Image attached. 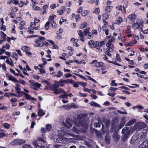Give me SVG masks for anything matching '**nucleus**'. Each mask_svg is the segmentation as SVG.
Here are the masks:
<instances>
[{
    "label": "nucleus",
    "mask_w": 148,
    "mask_h": 148,
    "mask_svg": "<svg viewBox=\"0 0 148 148\" xmlns=\"http://www.w3.org/2000/svg\"><path fill=\"white\" fill-rule=\"evenodd\" d=\"M66 124L65 123L64 124L65 128L67 130L64 134V136H66V135H67L68 136L75 137L76 139L77 140L80 139V137L78 135H75L72 133L74 132L76 134H79V131L74 126L73 127L72 130H69L70 129V127L72 126V121L69 119H67L66 120Z\"/></svg>",
    "instance_id": "f257e3e1"
},
{
    "label": "nucleus",
    "mask_w": 148,
    "mask_h": 148,
    "mask_svg": "<svg viewBox=\"0 0 148 148\" xmlns=\"http://www.w3.org/2000/svg\"><path fill=\"white\" fill-rule=\"evenodd\" d=\"M45 38L43 37H39L36 39L34 42L35 43L34 46L35 47H42L44 45V43L42 41H44L45 40Z\"/></svg>",
    "instance_id": "f03ea898"
},
{
    "label": "nucleus",
    "mask_w": 148,
    "mask_h": 148,
    "mask_svg": "<svg viewBox=\"0 0 148 148\" xmlns=\"http://www.w3.org/2000/svg\"><path fill=\"white\" fill-rule=\"evenodd\" d=\"M128 127H125L122 130V133L124 134L122 136V140L123 141H125L129 137L130 131H128Z\"/></svg>",
    "instance_id": "7ed1b4c3"
},
{
    "label": "nucleus",
    "mask_w": 148,
    "mask_h": 148,
    "mask_svg": "<svg viewBox=\"0 0 148 148\" xmlns=\"http://www.w3.org/2000/svg\"><path fill=\"white\" fill-rule=\"evenodd\" d=\"M68 136L66 135V136H65L64 134L63 136L62 137V138L61 139L60 138H58L56 139V141L58 143H61L62 142V140H63L69 143L73 142L74 141V139L73 138H68L66 137Z\"/></svg>",
    "instance_id": "20e7f679"
},
{
    "label": "nucleus",
    "mask_w": 148,
    "mask_h": 148,
    "mask_svg": "<svg viewBox=\"0 0 148 148\" xmlns=\"http://www.w3.org/2000/svg\"><path fill=\"white\" fill-rule=\"evenodd\" d=\"M25 142L26 141L24 140L16 139L12 142L11 144L14 145H20L25 143Z\"/></svg>",
    "instance_id": "39448f33"
},
{
    "label": "nucleus",
    "mask_w": 148,
    "mask_h": 148,
    "mask_svg": "<svg viewBox=\"0 0 148 148\" xmlns=\"http://www.w3.org/2000/svg\"><path fill=\"white\" fill-rule=\"evenodd\" d=\"M145 125L144 122H137L134 125V127L136 129L140 130L144 128Z\"/></svg>",
    "instance_id": "423d86ee"
},
{
    "label": "nucleus",
    "mask_w": 148,
    "mask_h": 148,
    "mask_svg": "<svg viewBox=\"0 0 148 148\" xmlns=\"http://www.w3.org/2000/svg\"><path fill=\"white\" fill-rule=\"evenodd\" d=\"M118 88H114L112 87H110V89L108 90V92L107 95L111 97H114L116 93L114 92Z\"/></svg>",
    "instance_id": "0eeeda50"
},
{
    "label": "nucleus",
    "mask_w": 148,
    "mask_h": 148,
    "mask_svg": "<svg viewBox=\"0 0 148 148\" xmlns=\"http://www.w3.org/2000/svg\"><path fill=\"white\" fill-rule=\"evenodd\" d=\"M108 40L107 43L112 44V43L114 42L115 41V38L113 36H107L104 40V41L106 42Z\"/></svg>",
    "instance_id": "6e6552de"
},
{
    "label": "nucleus",
    "mask_w": 148,
    "mask_h": 148,
    "mask_svg": "<svg viewBox=\"0 0 148 148\" xmlns=\"http://www.w3.org/2000/svg\"><path fill=\"white\" fill-rule=\"evenodd\" d=\"M6 77L8 78V79L14 83H18V81L15 77L9 74H7L6 75Z\"/></svg>",
    "instance_id": "1a4fd4ad"
},
{
    "label": "nucleus",
    "mask_w": 148,
    "mask_h": 148,
    "mask_svg": "<svg viewBox=\"0 0 148 148\" xmlns=\"http://www.w3.org/2000/svg\"><path fill=\"white\" fill-rule=\"evenodd\" d=\"M107 46L106 50L109 52H112L113 51L114 49V46L112 44L107 43L106 44Z\"/></svg>",
    "instance_id": "9d476101"
},
{
    "label": "nucleus",
    "mask_w": 148,
    "mask_h": 148,
    "mask_svg": "<svg viewBox=\"0 0 148 148\" xmlns=\"http://www.w3.org/2000/svg\"><path fill=\"white\" fill-rule=\"evenodd\" d=\"M29 82L32 86L36 88H39L41 86L40 84L33 80H30L29 81Z\"/></svg>",
    "instance_id": "9b49d317"
},
{
    "label": "nucleus",
    "mask_w": 148,
    "mask_h": 148,
    "mask_svg": "<svg viewBox=\"0 0 148 148\" xmlns=\"http://www.w3.org/2000/svg\"><path fill=\"white\" fill-rule=\"evenodd\" d=\"M60 83H63V84H67L68 83H73V81L71 79H61L59 82Z\"/></svg>",
    "instance_id": "f8f14e48"
},
{
    "label": "nucleus",
    "mask_w": 148,
    "mask_h": 148,
    "mask_svg": "<svg viewBox=\"0 0 148 148\" xmlns=\"http://www.w3.org/2000/svg\"><path fill=\"white\" fill-rule=\"evenodd\" d=\"M77 33L80 37V40L82 42H84L85 40V38H84V36L82 31V30H78Z\"/></svg>",
    "instance_id": "ddd939ff"
},
{
    "label": "nucleus",
    "mask_w": 148,
    "mask_h": 148,
    "mask_svg": "<svg viewBox=\"0 0 148 148\" xmlns=\"http://www.w3.org/2000/svg\"><path fill=\"white\" fill-rule=\"evenodd\" d=\"M91 64H95V66L97 67H99L100 66H101L103 64V63L102 62H98L97 60H93L91 63Z\"/></svg>",
    "instance_id": "4468645a"
},
{
    "label": "nucleus",
    "mask_w": 148,
    "mask_h": 148,
    "mask_svg": "<svg viewBox=\"0 0 148 148\" xmlns=\"http://www.w3.org/2000/svg\"><path fill=\"white\" fill-rule=\"evenodd\" d=\"M148 147V141L145 140L143 141L141 144L138 146L139 148H143Z\"/></svg>",
    "instance_id": "2eb2a0df"
},
{
    "label": "nucleus",
    "mask_w": 148,
    "mask_h": 148,
    "mask_svg": "<svg viewBox=\"0 0 148 148\" xmlns=\"http://www.w3.org/2000/svg\"><path fill=\"white\" fill-rule=\"evenodd\" d=\"M99 44V42L98 41L96 42L95 45V48L97 49H98V51L99 52H101L102 51V49H100V47H101V46Z\"/></svg>",
    "instance_id": "dca6fc26"
},
{
    "label": "nucleus",
    "mask_w": 148,
    "mask_h": 148,
    "mask_svg": "<svg viewBox=\"0 0 148 148\" xmlns=\"http://www.w3.org/2000/svg\"><path fill=\"white\" fill-rule=\"evenodd\" d=\"M65 8L64 6L61 7L60 9L57 10V12L59 15H62L64 13V12L65 11Z\"/></svg>",
    "instance_id": "f3484780"
},
{
    "label": "nucleus",
    "mask_w": 148,
    "mask_h": 148,
    "mask_svg": "<svg viewBox=\"0 0 148 148\" xmlns=\"http://www.w3.org/2000/svg\"><path fill=\"white\" fill-rule=\"evenodd\" d=\"M66 92L63 88H60L57 89L56 91L55 92V94L57 95L58 94H65Z\"/></svg>",
    "instance_id": "a211bd4d"
},
{
    "label": "nucleus",
    "mask_w": 148,
    "mask_h": 148,
    "mask_svg": "<svg viewBox=\"0 0 148 148\" xmlns=\"http://www.w3.org/2000/svg\"><path fill=\"white\" fill-rule=\"evenodd\" d=\"M23 94L25 95V98L26 99L31 100H33L34 99V98L31 97L29 95L27 94L25 92H23Z\"/></svg>",
    "instance_id": "6ab92c4d"
},
{
    "label": "nucleus",
    "mask_w": 148,
    "mask_h": 148,
    "mask_svg": "<svg viewBox=\"0 0 148 148\" xmlns=\"http://www.w3.org/2000/svg\"><path fill=\"white\" fill-rule=\"evenodd\" d=\"M95 42H94L93 40H90L88 42V44L91 48H95Z\"/></svg>",
    "instance_id": "aec40b11"
},
{
    "label": "nucleus",
    "mask_w": 148,
    "mask_h": 148,
    "mask_svg": "<svg viewBox=\"0 0 148 148\" xmlns=\"http://www.w3.org/2000/svg\"><path fill=\"white\" fill-rule=\"evenodd\" d=\"M138 138L137 136L136 135L133 136L131 140L130 141V143L133 144H134L136 140H137Z\"/></svg>",
    "instance_id": "412c9836"
},
{
    "label": "nucleus",
    "mask_w": 148,
    "mask_h": 148,
    "mask_svg": "<svg viewBox=\"0 0 148 148\" xmlns=\"http://www.w3.org/2000/svg\"><path fill=\"white\" fill-rule=\"evenodd\" d=\"M92 106L97 107L98 108L100 107L101 106L98 103H97L93 101H91L89 103Z\"/></svg>",
    "instance_id": "4be33fe9"
},
{
    "label": "nucleus",
    "mask_w": 148,
    "mask_h": 148,
    "mask_svg": "<svg viewBox=\"0 0 148 148\" xmlns=\"http://www.w3.org/2000/svg\"><path fill=\"white\" fill-rule=\"evenodd\" d=\"M136 122V120L135 119H132L126 123V126H129L131 125L134 124Z\"/></svg>",
    "instance_id": "5701e85b"
},
{
    "label": "nucleus",
    "mask_w": 148,
    "mask_h": 148,
    "mask_svg": "<svg viewBox=\"0 0 148 148\" xmlns=\"http://www.w3.org/2000/svg\"><path fill=\"white\" fill-rule=\"evenodd\" d=\"M21 49L25 53L27 51H29L30 50V48L26 46H23L21 47Z\"/></svg>",
    "instance_id": "b1692460"
},
{
    "label": "nucleus",
    "mask_w": 148,
    "mask_h": 148,
    "mask_svg": "<svg viewBox=\"0 0 148 148\" xmlns=\"http://www.w3.org/2000/svg\"><path fill=\"white\" fill-rule=\"evenodd\" d=\"M6 62L7 64L10 65L11 67H13L14 66L13 62L11 58L7 59Z\"/></svg>",
    "instance_id": "393cba45"
},
{
    "label": "nucleus",
    "mask_w": 148,
    "mask_h": 148,
    "mask_svg": "<svg viewBox=\"0 0 148 148\" xmlns=\"http://www.w3.org/2000/svg\"><path fill=\"white\" fill-rule=\"evenodd\" d=\"M45 114L43 110L41 109H39L38 112V116H42Z\"/></svg>",
    "instance_id": "a878e982"
},
{
    "label": "nucleus",
    "mask_w": 148,
    "mask_h": 148,
    "mask_svg": "<svg viewBox=\"0 0 148 148\" xmlns=\"http://www.w3.org/2000/svg\"><path fill=\"white\" fill-rule=\"evenodd\" d=\"M56 17V16L54 15H51L49 17L48 21L50 22V23L52 22L53 21H54L53 19L54 18Z\"/></svg>",
    "instance_id": "bb28decb"
},
{
    "label": "nucleus",
    "mask_w": 148,
    "mask_h": 148,
    "mask_svg": "<svg viewBox=\"0 0 148 148\" xmlns=\"http://www.w3.org/2000/svg\"><path fill=\"white\" fill-rule=\"evenodd\" d=\"M29 2L26 1L25 2L21 1L19 4V6L20 7H22L25 5H27L28 4Z\"/></svg>",
    "instance_id": "cd10ccee"
},
{
    "label": "nucleus",
    "mask_w": 148,
    "mask_h": 148,
    "mask_svg": "<svg viewBox=\"0 0 148 148\" xmlns=\"http://www.w3.org/2000/svg\"><path fill=\"white\" fill-rule=\"evenodd\" d=\"M49 90L53 91L54 92V93L55 94V92L56 91L57 88H55L53 85H52L51 86H49L48 88Z\"/></svg>",
    "instance_id": "c85d7f7f"
},
{
    "label": "nucleus",
    "mask_w": 148,
    "mask_h": 148,
    "mask_svg": "<svg viewBox=\"0 0 148 148\" xmlns=\"http://www.w3.org/2000/svg\"><path fill=\"white\" fill-rule=\"evenodd\" d=\"M0 34L2 37V40L3 41H5L6 40V35L2 32H1Z\"/></svg>",
    "instance_id": "c756f323"
},
{
    "label": "nucleus",
    "mask_w": 148,
    "mask_h": 148,
    "mask_svg": "<svg viewBox=\"0 0 148 148\" xmlns=\"http://www.w3.org/2000/svg\"><path fill=\"white\" fill-rule=\"evenodd\" d=\"M128 18L132 20H134L135 19V15L134 14L130 15L128 16Z\"/></svg>",
    "instance_id": "7c9ffc66"
},
{
    "label": "nucleus",
    "mask_w": 148,
    "mask_h": 148,
    "mask_svg": "<svg viewBox=\"0 0 148 148\" xmlns=\"http://www.w3.org/2000/svg\"><path fill=\"white\" fill-rule=\"evenodd\" d=\"M123 22V19L122 18L119 17L118 19L115 21V24H119Z\"/></svg>",
    "instance_id": "2f4dec72"
},
{
    "label": "nucleus",
    "mask_w": 148,
    "mask_h": 148,
    "mask_svg": "<svg viewBox=\"0 0 148 148\" xmlns=\"http://www.w3.org/2000/svg\"><path fill=\"white\" fill-rule=\"evenodd\" d=\"M89 13V11L88 10H84L81 14V15L83 16H87Z\"/></svg>",
    "instance_id": "473e14b6"
},
{
    "label": "nucleus",
    "mask_w": 148,
    "mask_h": 148,
    "mask_svg": "<svg viewBox=\"0 0 148 148\" xmlns=\"http://www.w3.org/2000/svg\"><path fill=\"white\" fill-rule=\"evenodd\" d=\"M68 95L65 93L64 94H62L60 95L59 97L60 99H67L68 98Z\"/></svg>",
    "instance_id": "72a5a7b5"
},
{
    "label": "nucleus",
    "mask_w": 148,
    "mask_h": 148,
    "mask_svg": "<svg viewBox=\"0 0 148 148\" xmlns=\"http://www.w3.org/2000/svg\"><path fill=\"white\" fill-rule=\"evenodd\" d=\"M133 28L134 29H138L139 27V25L138 23H134L132 26Z\"/></svg>",
    "instance_id": "f704fd0d"
},
{
    "label": "nucleus",
    "mask_w": 148,
    "mask_h": 148,
    "mask_svg": "<svg viewBox=\"0 0 148 148\" xmlns=\"http://www.w3.org/2000/svg\"><path fill=\"white\" fill-rule=\"evenodd\" d=\"M147 132L146 131L143 130L140 136L142 138H145L147 135Z\"/></svg>",
    "instance_id": "c9c22d12"
},
{
    "label": "nucleus",
    "mask_w": 148,
    "mask_h": 148,
    "mask_svg": "<svg viewBox=\"0 0 148 148\" xmlns=\"http://www.w3.org/2000/svg\"><path fill=\"white\" fill-rule=\"evenodd\" d=\"M62 107L65 109L68 110L71 108V104H69L66 105H63Z\"/></svg>",
    "instance_id": "e433bc0d"
},
{
    "label": "nucleus",
    "mask_w": 148,
    "mask_h": 148,
    "mask_svg": "<svg viewBox=\"0 0 148 148\" xmlns=\"http://www.w3.org/2000/svg\"><path fill=\"white\" fill-rule=\"evenodd\" d=\"M7 38V40L8 42L10 43L11 40H13L14 41L16 39V38L14 37L13 36H12L11 37H8Z\"/></svg>",
    "instance_id": "4c0bfd02"
},
{
    "label": "nucleus",
    "mask_w": 148,
    "mask_h": 148,
    "mask_svg": "<svg viewBox=\"0 0 148 148\" xmlns=\"http://www.w3.org/2000/svg\"><path fill=\"white\" fill-rule=\"evenodd\" d=\"M12 57L14 58L16 60H17L18 58V55L17 53L15 52H14L12 53Z\"/></svg>",
    "instance_id": "58836bf2"
},
{
    "label": "nucleus",
    "mask_w": 148,
    "mask_h": 148,
    "mask_svg": "<svg viewBox=\"0 0 148 148\" xmlns=\"http://www.w3.org/2000/svg\"><path fill=\"white\" fill-rule=\"evenodd\" d=\"M112 136L114 138L116 139L117 140H118L119 138V135L116 133H114L113 134Z\"/></svg>",
    "instance_id": "ea45409f"
},
{
    "label": "nucleus",
    "mask_w": 148,
    "mask_h": 148,
    "mask_svg": "<svg viewBox=\"0 0 148 148\" xmlns=\"http://www.w3.org/2000/svg\"><path fill=\"white\" fill-rule=\"evenodd\" d=\"M47 130L48 131H50L51 129V126L49 124H47L46 125Z\"/></svg>",
    "instance_id": "a19ab883"
},
{
    "label": "nucleus",
    "mask_w": 148,
    "mask_h": 148,
    "mask_svg": "<svg viewBox=\"0 0 148 148\" xmlns=\"http://www.w3.org/2000/svg\"><path fill=\"white\" fill-rule=\"evenodd\" d=\"M21 86L19 84H15V90H20L21 88Z\"/></svg>",
    "instance_id": "79ce46f5"
},
{
    "label": "nucleus",
    "mask_w": 148,
    "mask_h": 148,
    "mask_svg": "<svg viewBox=\"0 0 148 148\" xmlns=\"http://www.w3.org/2000/svg\"><path fill=\"white\" fill-rule=\"evenodd\" d=\"M90 29V28L89 27H87L85 29L84 32L85 36H87L88 34L89 33Z\"/></svg>",
    "instance_id": "37998d69"
},
{
    "label": "nucleus",
    "mask_w": 148,
    "mask_h": 148,
    "mask_svg": "<svg viewBox=\"0 0 148 148\" xmlns=\"http://www.w3.org/2000/svg\"><path fill=\"white\" fill-rule=\"evenodd\" d=\"M10 45L8 44H6L2 47V48H5L7 50H9L10 49Z\"/></svg>",
    "instance_id": "c03bdc74"
},
{
    "label": "nucleus",
    "mask_w": 148,
    "mask_h": 148,
    "mask_svg": "<svg viewBox=\"0 0 148 148\" xmlns=\"http://www.w3.org/2000/svg\"><path fill=\"white\" fill-rule=\"evenodd\" d=\"M78 84L84 87H85L87 85V83L86 82H78Z\"/></svg>",
    "instance_id": "a18cd8bd"
},
{
    "label": "nucleus",
    "mask_w": 148,
    "mask_h": 148,
    "mask_svg": "<svg viewBox=\"0 0 148 148\" xmlns=\"http://www.w3.org/2000/svg\"><path fill=\"white\" fill-rule=\"evenodd\" d=\"M3 126L7 129H9L10 127V125L9 124L6 123H3Z\"/></svg>",
    "instance_id": "49530a36"
},
{
    "label": "nucleus",
    "mask_w": 148,
    "mask_h": 148,
    "mask_svg": "<svg viewBox=\"0 0 148 148\" xmlns=\"http://www.w3.org/2000/svg\"><path fill=\"white\" fill-rule=\"evenodd\" d=\"M59 82H57L56 81L55 82V83L53 85L55 88L57 89L59 86Z\"/></svg>",
    "instance_id": "de8ad7c7"
},
{
    "label": "nucleus",
    "mask_w": 148,
    "mask_h": 148,
    "mask_svg": "<svg viewBox=\"0 0 148 148\" xmlns=\"http://www.w3.org/2000/svg\"><path fill=\"white\" fill-rule=\"evenodd\" d=\"M86 36H87V38L89 39H90L91 38L93 37V35L91 32L87 34V35Z\"/></svg>",
    "instance_id": "09e8293b"
},
{
    "label": "nucleus",
    "mask_w": 148,
    "mask_h": 148,
    "mask_svg": "<svg viewBox=\"0 0 148 148\" xmlns=\"http://www.w3.org/2000/svg\"><path fill=\"white\" fill-rule=\"evenodd\" d=\"M50 22L49 21H47L45 25V29L46 30H47L49 29V25L50 23Z\"/></svg>",
    "instance_id": "8fccbe9b"
},
{
    "label": "nucleus",
    "mask_w": 148,
    "mask_h": 148,
    "mask_svg": "<svg viewBox=\"0 0 148 148\" xmlns=\"http://www.w3.org/2000/svg\"><path fill=\"white\" fill-rule=\"evenodd\" d=\"M18 10V9L17 8L15 7H12L11 9V11L14 12H16Z\"/></svg>",
    "instance_id": "3c124183"
},
{
    "label": "nucleus",
    "mask_w": 148,
    "mask_h": 148,
    "mask_svg": "<svg viewBox=\"0 0 148 148\" xmlns=\"http://www.w3.org/2000/svg\"><path fill=\"white\" fill-rule=\"evenodd\" d=\"M2 68L3 70L4 71H6V68L5 66V64H0V68Z\"/></svg>",
    "instance_id": "603ef678"
},
{
    "label": "nucleus",
    "mask_w": 148,
    "mask_h": 148,
    "mask_svg": "<svg viewBox=\"0 0 148 148\" xmlns=\"http://www.w3.org/2000/svg\"><path fill=\"white\" fill-rule=\"evenodd\" d=\"M8 15L12 18H14L16 17L15 14L14 13L10 12L8 14Z\"/></svg>",
    "instance_id": "864d4df0"
},
{
    "label": "nucleus",
    "mask_w": 148,
    "mask_h": 148,
    "mask_svg": "<svg viewBox=\"0 0 148 148\" xmlns=\"http://www.w3.org/2000/svg\"><path fill=\"white\" fill-rule=\"evenodd\" d=\"M62 75V73L60 71H58L57 73V74L56 75H55V76L58 77H60Z\"/></svg>",
    "instance_id": "5fc2aeb1"
},
{
    "label": "nucleus",
    "mask_w": 148,
    "mask_h": 148,
    "mask_svg": "<svg viewBox=\"0 0 148 148\" xmlns=\"http://www.w3.org/2000/svg\"><path fill=\"white\" fill-rule=\"evenodd\" d=\"M100 10L99 8H95L93 12L94 13L97 14H98L99 13Z\"/></svg>",
    "instance_id": "6e6d98bb"
},
{
    "label": "nucleus",
    "mask_w": 148,
    "mask_h": 148,
    "mask_svg": "<svg viewBox=\"0 0 148 148\" xmlns=\"http://www.w3.org/2000/svg\"><path fill=\"white\" fill-rule=\"evenodd\" d=\"M103 19L104 20L107 19L108 18V15L107 13H105L103 15Z\"/></svg>",
    "instance_id": "4d7b16f0"
},
{
    "label": "nucleus",
    "mask_w": 148,
    "mask_h": 148,
    "mask_svg": "<svg viewBox=\"0 0 148 148\" xmlns=\"http://www.w3.org/2000/svg\"><path fill=\"white\" fill-rule=\"evenodd\" d=\"M51 24L52 26L53 29H56L57 27V24L54 21H53L52 22H51Z\"/></svg>",
    "instance_id": "13d9d810"
},
{
    "label": "nucleus",
    "mask_w": 148,
    "mask_h": 148,
    "mask_svg": "<svg viewBox=\"0 0 148 148\" xmlns=\"http://www.w3.org/2000/svg\"><path fill=\"white\" fill-rule=\"evenodd\" d=\"M113 8L112 6H107L106 9V11L108 12H110V10L112 9Z\"/></svg>",
    "instance_id": "bf43d9fd"
},
{
    "label": "nucleus",
    "mask_w": 148,
    "mask_h": 148,
    "mask_svg": "<svg viewBox=\"0 0 148 148\" xmlns=\"http://www.w3.org/2000/svg\"><path fill=\"white\" fill-rule=\"evenodd\" d=\"M18 81L19 83L23 84V85H25L26 84V82L24 80L20 79Z\"/></svg>",
    "instance_id": "052dcab7"
},
{
    "label": "nucleus",
    "mask_w": 148,
    "mask_h": 148,
    "mask_svg": "<svg viewBox=\"0 0 148 148\" xmlns=\"http://www.w3.org/2000/svg\"><path fill=\"white\" fill-rule=\"evenodd\" d=\"M87 25V23H84L82 24L80 26V28L81 29H83Z\"/></svg>",
    "instance_id": "680f3d73"
},
{
    "label": "nucleus",
    "mask_w": 148,
    "mask_h": 148,
    "mask_svg": "<svg viewBox=\"0 0 148 148\" xmlns=\"http://www.w3.org/2000/svg\"><path fill=\"white\" fill-rule=\"evenodd\" d=\"M115 80H112L111 83H110V85L113 86H116L117 85L116 83H115Z\"/></svg>",
    "instance_id": "e2e57ef3"
},
{
    "label": "nucleus",
    "mask_w": 148,
    "mask_h": 148,
    "mask_svg": "<svg viewBox=\"0 0 148 148\" xmlns=\"http://www.w3.org/2000/svg\"><path fill=\"white\" fill-rule=\"evenodd\" d=\"M52 47L53 49H58L59 47L57 45L55 44L54 43L52 45V47Z\"/></svg>",
    "instance_id": "0e129e2a"
},
{
    "label": "nucleus",
    "mask_w": 148,
    "mask_h": 148,
    "mask_svg": "<svg viewBox=\"0 0 148 148\" xmlns=\"http://www.w3.org/2000/svg\"><path fill=\"white\" fill-rule=\"evenodd\" d=\"M75 19L77 21H79L80 19V16L79 14H77L75 16Z\"/></svg>",
    "instance_id": "69168bd1"
},
{
    "label": "nucleus",
    "mask_w": 148,
    "mask_h": 148,
    "mask_svg": "<svg viewBox=\"0 0 148 148\" xmlns=\"http://www.w3.org/2000/svg\"><path fill=\"white\" fill-rule=\"evenodd\" d=\"M136 107L139 110H143L144 109V107L140 105H137Z\"/></svg>",
    "instance_id": "338daca9"
},
{
    "label": "nucleus",
    "mask_w": 148,
    "mask_h": 148,
    "mask_svg": "<svg viewBox=\"0 0 148 148\" xmlns=\"http://www.w3.org/2000/svg\"><path fill=\"white\" fill-rule=\"evenodd\" d=\"M54 148H64L61 145L57 144L54 145Z\"/></svg>",
    "instance_id": "774afa93"
}]
</instances>
